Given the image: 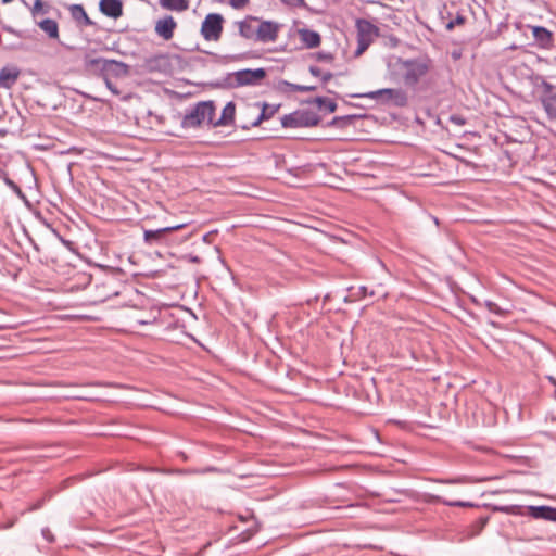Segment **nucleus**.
<instances>
[{
    "mask_svg": "<svg viewBox=\"0 0 556 556\" xmlns=\"http://www.w3.org/2000/svg\"><path fill=\"white\" fill-rule=\"evenodd\" d=\"M394 70L392 75H400L406 86L414 87L419 80L427 75L430 70V61L428 59H396L394 63L390 64Z\"/></svg>",
    "mask_w": 556,
    "mask_h": 556,
    "instance_id": "f257e3e1",
    "label": "nucleus"
},
{
    "mask_svg": "<svg viewBox=\"0 0 556 556\" xmlns=\"http://www.w3.org/2000/svg\"><path fill=\"white\" fill-rule=\"evenodd\" d=\"M83 65L87 73L100 77H123L128 73V67L125 63L116 60L98 58L92 53H86L84 55Z\"/></svg>",
    "mask_w": 556,
    "mask_h": 556,
    "instance_id": "f03ea898",
    "label": "nucleus"
},
{
    "mask_svg": "<svg viewBox=\"0 0 556 556\" xmlns=\"http://www.w3.org/2000/svg\"><path fill=\"white\" fill-rule=\"evenodd\" d=\"M214 115V103L212 101H202L186 112L181 121V126L184 128H197L204 122L213 124Z\"/></svg>",
    "mask_w": 556,
    "mask_h": 556,
    "instance_id": "7ed1b4c3",
    "label": "nucleus"
},
{
    "mask_svg": "<svg viewBox=\"0 0 556 556\" xmlns=\"http://www.w3.org/2000/svg\"><path fill=\"white\" fill-rule=\"evenodd\" d=\"M358 97L368 98L383 105L406 106L408 103L407 93L401 88H384L369 91Z\"/></svg>",
    "mask_w": 556,
    "mask_h": 556,
    "instance_id": "20e7f679",
    "label": "nucleus"
},
{
    "mask_svg": "<svg viewBox=\"0 0 556 556\" xmlns=\"http://www.w3.org/2000/svg\"><path fill=\"white\" fill-rule=\"evenodd\" d=\"M540 89V103L551 128L556 132V85L544 80Z\"/></svg>",
    "mask_w": 556,
    "mask_h": 556,
    "instance_id": "39448f33",
    "label": "nucleus"
},
{
    "mask_svg": "<svg viewBox=\"0 0 556 556\" xmlns=\"http://www.w3.org/2000/svg\"><path fill=\"white\" fill-rule=\"evenodd\" d=\"M267 73L264 68L241 70L231 73L227 77V84L232 88L242 86H257L266 77Z\"/></svg>",
    "mask_w": 556,
    "mask_h": 556,
    "instance_id": "423d86ee",
    "label": "nucleus"
},
{
    "mask_svg": "<svg viewBox=\"0 0 556 556\" xmlns=\"http://www.w3.org/2000/svg\"><path fill=\"white\" fill-rule=\"evenodd\" d=\"M320 122V117L312 111L301 110L285 115L281 118V125L286 128H301L316 126Z\"/></svg>",
    "mask_w": 556,
    "mask_h": 556,
    "instance_id": "0eeeda50",
    "label": "nucleus"
},
{
    "mask_svg": "<svg viewBox=\"0 0 556 556\" xmlns=\"http://www.w3.org/2000/svg\"><path fill=\"white\" fill-rule=\"evenodd\" d=\"M224 17L218 13H210L201 25V35L207 41H218L223 33Z\"/></svg>",
    "mask_w": 556,
    "mask_h": 556,
    "instance_id": "6e6552de",
    "label": "nucleus"
},
{
    "mask_svg": "<svg viewBox=\"0 0 556 556\" xmlns=\"http://www.w3.org/2000/svg\"><path fill=\"white\" fill-rule=\"evenodd\" d=\"M378 35V28L367 21H358L357 22V49L355 51V55L359 56L363 54L374 38Z\"/></svg>",
    "mask_w": 556,
    "mask_h": 556,
    "instance_id": "1a4fd4ad",
    "label": "nucleus"
},
{
    "mask_svg": "<svg viewBox=\"0 0 556 556\" xmlns=\"http://www.w3.org/2000/svg\"><path fill=\"white\" fill-rule=\"evenodd\" d=\"M280 25L273 21H260L256 29V41L275 42L278 38Z\"/></svg>",
    "mask_w": 556,
    "mask_h": 556,
    "instance_id": "9d476101",
    "label": "nucleus"
},
{
    "mask_svg": "<svg viewBox=\"0 0 556 556\" xmlns=\"http://www.w3.org/2000/svg\"><path fill=\"white\" fill-rule=\"evenodd\" d=\"M529 29L539 48L549 50L554 47V35L551 30L542 26H529Z\"/></svg>",
    "mask_w": 556,
    "mask_h": 556,
    "instance_id": "9b49d317",
    "label": "nucleus"
},
{
    "mask_svg": "<svg viewBox=\"0 0 556 556\" xmlns=\"http://www.w3.org/2000/svg\"><path fill=\"white\" fill-rule=\"evenodd\" d=\"M177 27V23L173 16L167 15L155 22L154 30L159 37L164 40H170L174 36V30Z\"/></svg>",
    "mask_w": 556,
    "mask_h": 556,
    "instance_id": "f8f14e48",
    "label": "nucleus"
},
{
    "mask_svg": "<svg viewBox=\"0 0 556 556\" xmlns=\"http://www.w3.org/2000/svg\"><path fill=\"white\" fill-rule=\"evenodd\" d=\"M258 22L260 20L254 16H248L242 21H238L236 25L238 27L240 36L245 39H253L256 41L257 25H255V23Z\"/></svg>",
    "mask_w": 556,
    "mask_h": 556,
    "instance_id": "ddd939ff",
    "label": "nucleus"
},
{
    "mask_svg": "<svg viewBox=\"0 0 556 556\" xmlns=\"http://www.w3.org/2000/svg\"><path fill=\"white\" fill-rule=\"evenodd\" d=\"M528 515L534 519L556 522V508L551 506H528Z\"/></svg>",
    "mask_w": 556,
    "mask_h": 556,
    "instance_id": "4468645a",
    "label": "nucleus"
},
{
    "mask_svg": "<svg viewBox=\"0 0 556 556\" xmlns=\"http://www.w3.org/2000/svg\"><path fill=\"white\" fill-rule=\"evenodd\" d=\"M100 11L112 18H118L123 15V3L121 0H101Z\"/></svg>",
    "mask_w": 556,
    "mask_h": 556,
    "instance_id": "2eb2a0df",
    "label": "nucleus"
},
{
    "mask_svg": "<svg viewBox=\"0 0 556 556\" xmlns=\"http://www.w3.org/2000/svg\"><path fill=\"white\" fill-rule=\"evenodd\" d=\"M298 36L301 42L308 49L317 48L321 42L320 35L312 29L300 28L298 29Z\"/></svg>",
    "mask_w": 556,
    "mask_h": 556,
    "instance_id": "dca6fc26",
    "label": "nucleus"
},
{
    "mask_svg": "<svg viewBox=\"0 0 556 556\" xmlns=\"http://www.w3.org/2000/svg\"><path fill=\"white\" fill-rule=\"evenodd\" d=\"M180 228H182V225L160 228V229H156V230H146L144 233H143L144 241L148 244L159 243V242H161L163 240L164 236L167 232H170V231H174V230H178Z\"/></svg>",
    "mask_w": 556,
    "mask_h": 556,
    "instance_id": "f3484780",
    "label": "nucleus"
},
{
    "mask_svg": "<svg viewBox=\"0 0 556 556\" xmlns=\"http://www.w3.org/2000/svg\"><path fill=\"white\" fill-rule=\"evenodd\" d=\"M20 71L14 67H4L0 71V88L10 89L18 79Z\"/></svg>",
    "mask_w": 556,
    "mask_h": 556,
    "instance_id": "a211bd4d",
    "label": "nucleus"
},
{
    "mask_svg": "<svg viewBox=\"0 0 556 556\" xmlns=\"http://www.w3.org/2000/svg\"><path fill=\"white\" fill-rule=\"evenodd\" d=\"M235 111H236L235 104L232 102H228L225 105V108L223 109L222 116L219 117V119L216 122L213 121L212 125L226 126V125L231 124V122L233 121V117H235Z\"/></svg>",
    "mask_w": 556,
    "mask_h": 556,
    "instance_id": "6ab92c4d",
    "label": "nucleus"
},
{
    "mask_svg": "<svg viewBox=\"0 0 556 556\" xmlns=\"http://www.w3.org/2000/svg\"><path fill=\"white\" fill-rule=\"evenodd\" d=\"M37 25L42 31H45L50 38L55 39L59 37L58 23L52 18H45L37 22Z\"/></svg>",
    "mask_w": 556,
    "mask_h": 556,
    "instance_id": "aec40b11",
    "label": "nucleus"
},
{
    "mask_svg": "<svg viewBox=\"0 0 556 556\" xmlns=\"http://www.w3.org/2000/svg\"><path fill=\"white\" fill-rule=\"evenodd\" d=\"M160 5L163 9L182 12L188 10L189 0H159Z\"/></svg>",
    "mask_w": 556,
    "mask_h": 556,
    "instance_id": "412c9836",
    "label": "nucleus"
},
{
    "mask_svg": "<svg viewBox=\"0 0 556 556\" xmlns=\"http://www.w3.org/2000/svg\"><path fill=\"white\" fill-rule=\"evenodd\" d=\"M72 15L77 21H83L85 25H93V22L89 18L83 5L74 4L72 7Z\"/></svg>",
    "mask_w": 556,
    "mask_h": 556,
    "instance_id": "4be33fe9",
    "label": "nucleus"
},
{
    "mask_svg": "<svg viewBox=\"0 0 556 556\" xmlns=\"http://www.w3.org/2000/svg\"><path fill=\"white\" fill-rule=\"evenodd\" d=\"M312 102L316 103L319 109H326L330 113L337 110V103L324 97H316Z\"/></svg>",
    "mask_w": 556,
    "mask_h": 556,
    "instance_id": "5701e85b",
    "label": "nucleus"
},
{
    "mask_svg": "<svg viewBox=\"0 0 556 556\" xmlns=\"http://www.w3.org/2000/svg\"><path fill=\"white\" fill-rule=\"evenodd\" d=\"M431 498H432V502L442 503L444 505L452 506V507H471V506H473V504L470 502L447 501V500L442 498L439 495H432Z\"/></svg>",
    "mask_w": 556,
    "mask_h": 556,
    "instance_id": "b1692460",
    "label": "nucleus"
},
{
    "mask_svg": "<svg viewBox=\"0 0 556 556\" xmlns=\"http://www.w3.org/2000/svg\"><path fill=\"white\" fill-rule=\"evenodd\" d=\"M301 86L302 85H298V84H292V83H289L287 80H280L277 85V89L280 91V92H295V91H299L301 92Z\"/></svg>",
    "mask_w": 556,
    "mask_h": 556,
    "instance_id": "393cba45",
    "label": "nucleus"
},
{
    "mask_svg": "<svg viewBox=\"0 0 556 556\" xmlns=\"http://www.w3.org/2000/svg\"><path fill=\"white\" fill-rule=\"evenodd\" d=\"M351 291H352V294H351V295H352V296H354V298H356V299H358V300H359V299H365V298H366V296H368V295H369V296H374V295H376V292H375L374 290H370V291H369V290H368V288H367V287H365V286H361V287H358V288H357V289H355V290L352 288V289H351Z\"/></svg>",
    "mask_w": 556,
    "mask_h": 556,
    "instance_id": "a878e982",
    "label": "nucleus"
},
{
    "mask_svg": "<svg viewBox=\"0 0 556 556\" xmlns=\"http://www.w3.org/2000/svg\"><path fill=\"white\" fill-rule=\"evenodd\" d=\"M268 110V105L267 104H263V108H262V112L257 115V117L251 123V126L252 127H256L258 126L262 121L264 119H267L270 117V115L274 113V111H271L269 114L267 112Z\"/></svg>",
    "mask_w": 556,
    "mask_h": 556,
    "instance_id": "bb28decb",
    "label": "nucleus"
},
{
    "mask_svg": "<svg viewBox=\"0 0 556 556\" xmlns=\"http://www.w3.org/2000/svg\"><path fill=\"white\" fill-rule=\"evenodd\" d=\"M489 518L488 517H481L479 518L473 525H472V535H478L484 526L486 525Z\"/></svg>",
    "mask_w": 556,
    "mask_h": 556,
    "instance_id": "cd10ccee",
    "label": "nucleus"
},
{
    "mask_svg": "<svg viewBox=\"0 0 556 556\" xmlns=\"http://www.w3.org/2000/svg\"><path fill=\"white\" fill-rule=\"evenodd\" d=\"M466 22V18L465 16L458 14L455 18L451 20L447 24H446V29L447 30H452L454 29L456 26H459V25H463L465 24Z\"/></svg>",
    "mask_w": 556,
    "mask_h": 556,
    "instance_id": "c85d7f7f",
    "label": "nucleus"
},
{
    "mask_svg": "<svg viewBox=\"0 0 556 556\" xmlns=\"http://www.w3.org/2000/svg\"><path fill=\"white\" fill-rule=\"evenodd\" d=\"M484 305L491 313H494L500 316L504 314V309H502L496 303L492 301H485Z\"/></svg>",
    "mask_w": 556,
    "mask_h": 556,
    "instance_id": "c756f323",
    "label": "nucleus"
},
{
    "mask_svg": "<svg viewBox=\"0 0 556 556\" xmlns=\"http://www.w3.org/2000/svg\"><path fill=\"white\" fill-rule=\"evenodd\" d=\"M31 13L34 17H36L39 13H46L43 11V2L41 0H35Z\"/></svg>",
    "mask_w": 556,
    "mask_h": 556,
    "instance_id": "7c9ffc66",
    "label": "nucleus"
},
{
    "mask_svg": "<svg viewBox=\"0 0 556 556\" xmlns=\"http://www.w3.org/2000/svg\"><path fill=\"white\" fill-rule=\"evenodd\" d=\"M283 4L292 8H304L306 5L305 0H280Z\"/></svg>",
    "mask_w": 556,
    "mask_h": 556,
    "instance_id": "2f4dec72",
    "label": "nucleus"
},
{
    "mask_svg": "<svg viewBox=\"0 0 556 556\" xmlns=\"http://www.w3.org/2000/svg\"><path fill=\"white\" fill-rule=\"evenodd\" d=\"M316 60L319 62L330 63L333 60V55L327 52H317L315 55Z\"/></svg>",
    "mask_w": 556,
    "mask_h": 556,
    "instance_id": "473e14b6",
    "label": "nucleus"
},
{
    "mask_svg": "<svg viewBox=\"0 0 556 556\" xmlns=\"http://www.w3.org/2000/svg\"><path fill=\"white\" fill-rule=\"evenodd\" d=\"M351 118H352L351 116H337V117H334V118L331 121L330 125H333V126H337V125H339V126H343V125L348 124V123L351 121Z\"/></svg>",
    "mask_w": 556,
    "mask_h": 556,
    "instance_id": "72a5a7b5",
    "label": "nucleus"
},
{
    "mask_svg": "<svg viewBox=\"0 0 556 556\" xmlns=\"http://www.w3.org/2000/svg\"><path fill=\"white\" fill-rule=\"evenodd\" d=\"M3 30L9 33V34H12V35H15L17 36L18 38H26V35L24 31H18V30H15L14 28H12L11 26H3Z\"/></svg>",
    "mask_w": 556,
    "mask_h": 556,
    "instance_id": "f704fd0d",
    "label": "nucleus"
},
{
    "mask_svg": "<svg viewBox=\"0 0 556 556\" xmlns=\"http://www.w3.org/2000/svg\"><path fill=\"white\" fill-rule=\"evenodd\" d=\"M111 76H104L102 77L104 83H105V86L114 93V94H118V90L117 88L115 87V85L111 81L110 79Z\"/></svg>",
    "mask_w": 556,
    "mask_h": 556,
    "instance_id": "c9c22d12",
    "label": "nucleus"
},
{
    "mask_svg": "<svg viewBox=\"0 0 556 556\" xmlns=\"http://www.w3.org/2000/svg\"><path fill=\"white\" fill-rule=\"evenodd\" d=\"M41 534L49 543H52L54 541V536L49 528H43L41 530Z\"/></svg>",
    "mask_w": 556,
    "mask_h": 556,
    "instance_id": "e433bc0d",
    "label": "nucleus"
},
{
    "mask_svg": "<svg viewBox=\"0 0 556 556\" xmlns=\"http://www.w3.org/2000/svg\"><path fill=\"white\" fill-rule=\"evenodd\" d=\"M249 0H229V4L235 9H241L243 8Z\"/></svg>",
    "mask_w": 556,
    "mask_h": 556,
    "instance_id": "4c0bfd02",
    "label": "nucleus"
},
{
    "mask_svg": "<svg viewBox=\"0 0 556 556\" xmlns=\"http://www.w3.org/2000/svg\"><path fill=\"white\" fill-rule=\"evenodd\" d=\"M451 122L456 124V125H464L465 124V119L462 117V116H457V115H453L451 116Z\"/></svg>",
    "mask_w": 556,
    "mask_h": 556,
    "instance_id": "58836bf2",
    "label": "nucleus"
},
{
    "mask_svg": "<svg viewBox=\"0 0 556 556\" xmlns=\"http://www.w3.org/2000/svg\"><path fill=\"white\" fill-rule=\"evenodd\" d=\"M309 73L313 76H315V77H320L321 76V71L317 66H311L309 67Z\"/></svg>",
    "mask_w": 556,
    "mask_h": 556,
    "instance_id": "ea45409f",
    "label": "nucleus"
},
{
    "mask_svg": "<svg viewBox=\"0 0 556 556\" xmlns=\"http://www.w3.org/2000/svg\"><path fill=\"white\" fill-rule=\"evenodd\" d=\"M320 78H321V81L324 84H326V83H328L332 78V74L330 72H327V73H324V74L321 73Z\"/></svg>",
    "mask_w": 556,
    "mask_h": 556,
    "instance_id": "a19ab883",
    "label": "nucleus"
},
{
    "mask_svg": "<svg viewBox=\"0 0 556 556\" xmlns=\"http://www.w3.org/2000/svg\"><path fill=\"white\" fill-rule=\"evenodd\" d=\"M314 90H316L315 86H305V85L301 86V92H309V91H314Z\"/></svg>",
    "mask_w": 556,
    "mask_h": 556,
    "instance_id": "79ce46f5",
    "label": "nucleus"
},
{
    "mask_svg": "<svg viewBox=\"0 0 556 556\" xmlns=\"http://www.w3.org/2000/svg\"><path fill=\"white\" fill-rule=\"evenodd\" d=\"M7 184H8L9 186H11L12 188L20 190V189H18V187H17V186L12 181V180L7 179Z\"/></svg>",
    "mask_w": 556,
    "mask_h": 556,
    "instance_id": "37998d69",
    "label": "nucleus"
},
{
    "mask_svg": "<svg viewBox=\"0 0 556 556\" xmlns=\"http://www.w3.org/2000/svg\"><path fill=\"white\" fill-rule=\"evenodd\" d=\"M11 49H21L22 48V45L21 43H13L10 46Z\"/></svg>",
    "mask_w": 556,
    "mask_h": 556,
    "instance_id": "c03bdc74",
    "label": "nucleus"
},
{
    "mask_svg": "<svg viewBox=\"0 0 556 556\" xmlns=\"http://www.w3.org/2000/svg\"><path fill=\"white\" fill-rule=\"evenodd\" d=\"M12 526H13V522H10L9 525L3 526L2 528H3V529H7V528H10V527H12Z\"/></svg>",
    "mask_w": 556,
    "mask_h": 556,
    "instance_id": "a18cd8bd",
    "label": "nucleus"
},
{
    "mask_svg": "<svg viewBox=\"0 0 556 556\" xmlns=\"http://www.w3.org/2000/svg\"><path fill=\"white\" fill-rule=\"evenodd\" d=\"M191 260H192V262H199V257L198 256H194Z\"/></svg>",
    "mask_w": 556,
    "mask_h": 556,
    "instance_id": "49530a36",
    "label": "nucleus"
},
{
    "mask_svg": "<svg viewBox=\"0 0 556 556\" xmlns=\"http://www.w3.org/2000/svg\"><path fill=\"white\" fill-rule=\"evenodd\" d=\"M448 483H455V482H459V480H450L447 481Z\"/></svg>",
    "mask_w": 556,
    "mask_h": 556,
    "instance_id": "de8ad7c7",
    "label": "nucleus"
},
{
    "mask_svg": "<svg viewBox=\"0 0 556 556\" xmlns=\"http://www.w3.org/2000/svg\"><path fill=\"white\" fill-rule=\"evenodd\" d=\"M4 3H10L12 2L13 0H2Z\"/></svg>",
    "mask_w": 556,
    "mask_h": 556,
    "instance_id": "09e8293b",
    "label": "nucleus"
},
{
    "mask_svg": "<svg viewBox=\"0 0 556 556\" xmlns=\"http://www.w3.org/2000/svg\"><path fill=\"white\" fill-rule=\"evenodd\" d=\"M38 507H39V505H38V506H34V507H31V508H30V510H35V509H37Z\"/></svg>",
    "mask_w": 556,
    "mask_h": 556,
    "instance_id": "8fccbe9b",
    "label": "nucleus"
}]
</instances>
